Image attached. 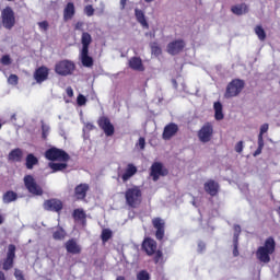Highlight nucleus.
<instances>
[{"label":"nucleus","instance_id":"obj_1","mask_svg":"<svg viewBox=\"0 0 280 280\" xmlns=\"http://www.w3.org/2000/svg\"><path fill=\"white\" fill-rule=\"evenodd\" d=\"M276 246H277V243L275 242V238L268 237L265 241V245L258 247L256 252L257 260L261 261V264H270V255L275 253Z\"/></svg>","mask_w":280,"mask_h":280},{"label":"nucleus","instance_id":"obj_2","mask_svg":"<svg viewBox=\"0 0 280 280\" xmlns=\"http://www.w3.org/2000/svg\"><path fill=\"white\" fill-rule=\"evenodd\" d=\"M125 198L128 207H131L132 209H137V207L141 205V198H142L141 187L133 186L131 188H128L125 191Z\"/></svg>","mask_w":280,"mask_h":280},{"label":"nucleus","instance_id":"obj_3","mask_svg":"<svg viewBox=\"0 0 280 280\" xmlns=\"http://www.w3.org/2000/svg\"><path fill=\"white\" fill-rule=\"evenodd\" d=\"M242 91H244V80L234 79L228 84L224 97L225 100H233V97H237Z\"/></svg>","mask_w":280,"mask_h":280},{"label":"nucleus","instance_id":"obj_4","mask_svg":"<svg viewBox=\"0 0 280 280\" xmlns=\"http://www.w3.org/2000/svg\"><path fill=\"white\" fill-rule=\"evenodd\" d=\"M45 158L48 161H60L61 163H67V161H69V159H70V156L67 154V152H65L58 148L48 149L45 152Z\"/></svg>","mask_w":280,"mask_h":280},{"label":"nucleus","instance_id":"obj_5","mask_svg":"<svg viewBox=\"0 0 280 280\" xmlns=\"http://www.w3.org/2000/svg\"><path fill=\"white\" fill-rule=\"evenodd\" d=\"M73 71H75V63H73V61L62 60L55 66V72L58 73V75H71Z\"/></svg>","mask_w":280,"mask_h":280},{"label":"nucleus","instance_id":"obj_6","mask_svg":"<svg viewBox=\"0 0 280 280\" xmlns=\"http://www.w3.org/2000/svg\"><path fill=\"white\" fill-rule=\"evenodd\" d=\"M2 25L5 30H12L16 23V19L14 18V11L12 8L7 7L1 12Z\"/></svg>","mask_w":280,"mask_h":280},{"label":"nucleus","instance_id":"obj_7","mask_svg":"<svg viewBox=\"0 0 280 280\" xmlns=\"http://www.w3.org/2000/svg\"><path fill=\"white\" fill-rule=\"evenodd\" d=\"M24 185L30 194L34 196H43V188L36 184V179L32 175H26L24 177Z\"/></svg>","mask_w":280,"mask_h":280},{"label":"nucleus","instance_id":"obj_8","mask_svg":"<svg viewBox=\"0 0 280 280\" xmlns=\"http://www.w3.org/2000/svg\"><path fill=\"white\" fill-rule=\"evenodd\" d=\"M213 138V125L210 122L205 124L198 131V139L201 143H209Z\"/></svg>","mask_w":280,"mask_h":280},{"label":"nucleus","instance_id":"obj_9","mask_svg":"<svg viewBox=\"0 0 280 280\" xmlns=\"http://www.w3.org/2000/svg\"><path fill=\"white\" fill-rule=\"evenodd\" d=\"M100 128L105 132L106 137H113L115 135V126L110 124V119L103 116L98 119Z\"/></svg>","mask_w":280,"mask_h":280},{"label":"nucleus","instance_id":"obj_10","mask_svg":"<svg viewBox=\"0 0 280 280\" xmlns=\"http://www.w3.org/2000/svg\"><path fill=\"white\" fill-rule=\"evenodd\" d=\"M16 246L14 245H9L8 247V253H7V258L3 262V270H10L14 266V258L16 257Z\"/></svg>","mask_w":280,"mask_h":280},{"label":"nucleus","instance_id":"obj_11","mask_svg":"<svg viewBox=\"0 0 280 280\" xmlns=\"http://www.w3.org/2000/svg\"><path fill=\"white\" fill-rule=\"evenodd\" d=\"M167 168H163V164L161 162H155L151 166V176L154 182L159 180L161 176H167Z\"/></svg>","mask_w":280,"mask_h":280},{"label":"nucleus","instance_id":"obj_12","mask_svg":"<svg viewBox=\"0 0 280 280\" xmlns=\"http://www.w3.org/2000/svg\"><path fill=\"white\" fill-rule=\"evenodd\" d=\"M152 224L154 229H156V240H163V237H165V221L161 218H154Z\"/></svg>","mask_w":280,"mask_h":280},{"label":"nucleus","instance_id":"obj_13","mask_svg":"<svg viewBox=\"0 0 280 280\" xmlns=\"http://www.w3.org/2000/svg\"><path fill=\"white\" fill-rule=\"evenodd\" d=\"M183 49H185V42L182 39L171 42L167 45V52L171 54V56H176L177 54H180Z\"/></svg>","mask_w":280,"mask_h":280},{"label":"nucleus","instance_id":"obj_14","mask_svg":"<svg viewBox=\"0 0 280 280\" xmlns=\"http://www.w3.org/2000/svg\"><path fill=\"white\" fill-rule=\"evenodd\" d=\"M177 132H178V125L171 122L164 127L162 139H164V141H170L172 137H176Z\"/></svg>","mask_w":280,"mask_h":280},{"label":"nucleus","instance_id":"obj_15","mask_svg":"<svg viewBox=\"0 0 280 280\" xmlns=\"http://www.w3.org/2000/svg\"><path fill=\"white\" fill-rule=\"evenodd\" d=\"M47 78H49V69L47 67L42 66L35 70L34 80H36L37 84H43Z\"/></svg>","mask_w":280,"mask_h":280},{"label":"nucleus","instance_id":"obj_16","mask_svg":"<svg viewBox=\"0 0 280 280\" xmlns=\"http://www.w3.org/2000/svg\"><path fill=\"white\" fill-rule=\"evenodd\" d=\"M44 209L46 211H55L58 213L59 211H62V201L58 199H50L44 202Z\"/></svg>","mask_w":280,"mask_h":280},{"label":"nucleus","instance_id":"obj_17","mask_svg":"<svg viewBox=\"0 0 280 280\" xmlns=\"http://www.w3.org/2000/svg\"><path fill=\"white\" fill-rule=\"evenodd\" d=\"M67 253H70L71 255H80L82 253V247L78 244V241L74 238L69 240L65 244Z\"/></svg>","mask_w":280,"mask_h":280},{"label":"nucleus","instance_id":"obj_18","mask_svg":"<svg viewBox=\"0 0 280 280\" xmlns=\"http://www.w3.org/2000/svg\"><path fill=\"white\" fill-rule=\"evenodd\" d=\"M75 16V4L73 2H68L63 8V21H71Z\"/></svg>","mask_w":280,"mask_h":280},{"label":"nucleus","instance_id":"obj_19","mask_svg":"<svg viewBox=\"0 0 280 280\" xmlns=\"http://www.w3.org/2000/svg\"><path fill=\"white\" fill-rule=\"evenodd\" d=\"M142 248L145 250L147 255H154L156 253V241L152 238H145Z\"/></svg>","mask_w":280,"mask_h":280},{"label":"nucleus","instance_id":"obj_20","mask_svg":"<svg viewBox=\"0 0 280 280\" xmlns=\"http://www.w3.org/2000/svg\"><path fill=\"white\" fill-rule=\"evenodd\" d=\"M89 191V184H80L74 188V196L77 200H84Z\"/></svg>","mask_w":280,"mask_h":280},{"label":"nucleus","instance_id":"obj_21","mask_svg":"<svg viewBox=\"0 0 280 280\" xmlns=\"http://www.w3.org/2000/svg\"><path fill=\"white\" fill-rule=\"evenodd\" d=\"M8 161L21 163L23 161V150L20 148L13 149L8 155Z\"/></svg>","mask_w":280,"mask_h":280},{"label":"nucleus","instance_id":"obj_22","mask_svg":"<svg viewBox=\"0 0 280 280\" xmlns=\"http://www.w3.org/2000/svg\"><path fill=\"white\" fill-rule=\"evenodd\" d=\"M219 185L215 180L210 179L205 184V191L209 194L210 196H217L218 195V189Z\"/></svg>","mask_w":280,"mask_h":280},{"label":"nucleus","instance_id":"obj_23","mask_svg":"<svg viewBox=\"0 0 280 280\" xmlns=\"http://www.w3.org/2000/svg\"><path fill=\"white\" fill-rule=\"evenodd\" d=\"M135 16L145 30H150V24H148V20L145 19V13L141 11L140 9H135Z\"/></svg>","mask_w":280,"mask_h":280},{"label":"nucleus","instance_id":"obj_24","mask_svg":"<svg viewBox=\"0 0 280 280\" xmlns=\"http://www.w3.org/2000/svg\"><path fill=\"white\" fill-rule=\"evenodd\" d=\"M129 67L130 69H132L133 71H144V67H143V61L141 60V58L139 57H132L129 60Z\"/></svg>","mask_w":280,"mask_h":280},{"label":"nucleus","instance_id":"obj_25","mask_svg":"<svg viewBox=\"0 0 280 280\" xmlns=\"http://www.w3.org/2000/svg\"><path fill=\"white\" fill-rule=\"evenodd\" d=\"M80 60L83 67H88V68L93 67V57L89 56V50L80 51Z\"/></svg>","mask_w":280,"mask_h":280},{"label":"nucleus","instance_id":"obj_26","mask_svg":"<svg viewBox=\"0 0 280 280\" xmlns=\"http://www.w3.org/2000/svg\"><path fill=\"white\" fill-rule=\"evenodd\" d=\"M136 174H137V166H135L132 164H128L121 178H122L124 183H127V180H130V178H132V176H135Z\"/></svg>","mask_w":280,"mask_h":280},{"label":"nucleus","instance_id":"obj_27","mask_svg":"<svg viewBox=\"0 0 280 280\" xmlns=\"http://www.w3.org/2000/svg\"><path fill=\"white\" fill-rule=\"evenodd\" d=\"M233 14H236V16H242L243 14H248V5L246 3L237 4L232 7Z\"/></svg>","mask_w":280,"mask_h":280},{"label":"nucleus","instance_id":"obj_28","mask_svg":"<svg viewBox=\"0 0 280 280\" xmlns=\"http://www.w3.org/2000/svg\"><path fill=\"white\" fill-rule=\"evenodd\" d=\"M18 198H19V195L16 192L9 190L3 194L2 202H4V205H10V202L16 201Z\"/></svg>","mask_w":280,"mask_h":280},{"label":"nucleus","instance_id":"obj_29","mask_svg":"<svg viewBox=\"0 0 280 280\" xmlns=\"http://www.w3.org/2000/svg\"><path fill=\"white\" fill-rule=\"evenodd\" d=\"M213 108H214V118L217 119V121H222V119H224V113L223 107H222V103L220 102H215L213 104Z\"/></svg>","mask_w":280,"mask_h":280},{"label":"nucleus","instance_id":"obj_30","mask_svg":"<svg viewBox=\"0 0 280 280\" xmlns=\"http://www.w3.org/2000/svg\"><path fill=\"white\" fill-rule=\"evenodd\" d=\"M82 43V49L81 50H89V45L93 43V37H91V34L84 32L81 37Z\"/></svg>","mask_w":280,"mask_h":280},{"label":"nucleus","instance_id":"obj_31","mask_svg":"<svg viewBox=\"0 0 280 280\" xmlns=\"http://www.w3.org/2000/svg\"><path fill=\"white\" fill-rule=\"evenodd\" d=\"M73 218L77 222H82V224H85L86 222V213L84 212L83 209H75L73 211Z\"/></svg>","mask_w":280,"mask_h":280},{"label":"nucleus","instance_id":"obj_32","mask_svg":"<svg viewBox=\"0 0 280 280\" xmlns=\"http://www.w3.org/2000/svg\"><path fill=\"white\" fill-rule=\"evenodd\" d=\"M48 166L50 167V170H52V174L56 172H63V170H67V162H61V163L50 162L48 163Z\"/></svg>","mask_w":280,"mask_h":280},{"label":"nucleus","instance_id":"obj_33","mask_svg":"<svg viewBox=\"0 0 280 280\" xmlns=\"http://www.w3.org/2000/svg\"><path fill=\"white\" fill-rule=\"evenodd\" d=\"M26 168L34 170V165H38V158H36L33 153L26 156Z\"/></svg>","mask_w":280,"mask_h":280},{"label":"nucleus","instance_id":"obj_34","mask_svg":"<svg viewBox=\"0 0 280 280\" xmlns=\"http://www.w3.org/2000/svg\"><path fill=\"white\" fill-rule=\"evenodd\" d=\"M254 32L256 34V36H258V39L264 42L266 40V31L264 30V27L261 25H257L254 28Z\"/></svg>","mask_w":280,"mask_h":280},{"label":"nucleus","instance_id":"obj_35","mask_svg":"<svg viewBox=\"0 0 280 280\" xmlns=\"http://www.w3.org/2000/svg\"><path fill=\"white\" fill-rule=\"evenodd\" d=\"M52 237L54 240L62 241L65 237H67V232L62 228H59L54 232Z\"/></svg>","mask_w":280,"mask_h":280},{"label":"nucleus","instance_id":"obj_36","mask_svg":"<svg viewBox=\"0 0 280 280\" xmlns=\"http://www.w3.org/2000/svg\"><path fill=\"white\" fill-rule=\"evenodd\" d=\"M113 237V231L108 230V229H104L102 231V234H101V240L102 242L106 243L108 242V240H110Z\"/></svg>","mask_w":280,"mask_h":280},{"label":"nucleus","instance_id":"obj_37","mask_svg":"<svg viewBox=\"0 0 280 280\" xmlns=\"http://www.w3.org/2000/svg\"><path fill=\"white\" fill-rule=\"evenodd\" d=\"M269 128H270V125H268V122H265L260 126L258 141H264V135H266V132H268Z\"/></svg>","mask_w":280,"mask_h":280},{"label":"nucleus","instance_id":"obj_38","mask_svg":"<svg viewBox=\"0 0 280 280\" xmlns=\"http://www.w3.org/2000/svg\"><path fill=\"white\" fill-rule=\"evenodd\" d=\"M42 124V137L43 139H47V137H49V125H46L45 121H40Z\"/></svg>","mask_w":280,"mask_h":280},{"label":"nucleus","instance_id":"obj_39","mask_svg":"<svg viewBox=\"0 0 280 280\" xmlns=\"http://www.w3.org/2000/svg\"><path fill=\"white\" fill-rule=\"evenodd\" d=\"M137 280H150V273L147 270H141L137 273Z\"/></svg>","mask_w":280,"mask_h":280},{"label":"nucleus","instance_id":"obj_40","mask_svg":"<svg viewBox=\"0 0 280 280\" xmlns=\"http://www.w3.org/2000/svg\"><path fill=\"white\" fill-rule=\"evenodd\" d=\"M240 233H242V228L240 225H234L233 242H240Z\"/></svg>","mask_w":280,"mask_h":280},{"label":"nucleus","instance_id":"obj_41","mask_svg":"<svg viewBox=\"0 0 280 280\" xmlns=\"http://www.w3.org/2000/svg\"><path fill=\"white\" fill-rule=\"evenodd\" d=\"M9 84L16 86L19 84V77L16 74H11L8 79Z\"/></svg>","mask_w":280,"mask_h":280},{"label":"nucleus","instance_id":"obj_42","mask_svg":"<svg viewBox=\"0 0 280 280\" xmlns=\"http://www.w3.org/2000/svg\"><path fill=\"white\" fill-rule=\"evenodd\" d=\"M37 25H38L39 30H42V32H47V30H49L48 21L38 22Z\"/></svg>","mask_w":280,"mask_h":280},{"label":"nucleus","instance_id":"obj_43","mask_svg":"<svg viewBox=\"0 0 280 280\" xmlns=\"http://www.w3.org/2000/svg\"><path fill=\"white\" fill-rule=\"evenodd\" d=\"M154 262L155 264H162L163 262V252L158 250L154 256Z\"/></svg>","mask_w":280,"mask_h":280},{"label":"nucleus","instance_id":"obj_44","mask_svg":"<svg viewBox=\"0 0 280 280\" xmlns=\"http://www.w3.org/2000/svg\"><path fill=\"white\" fill-rule=\"evenodd\" d=\"M262 150H264V140H258V148L255 151L254 156H259Z\"/></svg>","mask_w":280,"mask_h":280},{"label":"nucleus","instance_id":"obj_45","mask_svg":"<svg viewBox=\"0 0 280 280\" xmlns=\"http://www.w3.org/2000/svg\"><path fill=\"white\" fill-rule=\"evenodd\" d=\"M84 12L88 16H93V14H95V9H93V5H86Z\"/></svg>","mask_w":280,"mask_h":280},{"label":"nucleus","instance_id":"obj_46","mask_svg":"<svg viewBox=\"0 0 280 280\" xmlns=\"http://www.w3.org/2000/svg\"><path fill=\"white\" fill-rule=\"evenodd\" d=\"M235 152L242 154L244 152V141H238L235 145Z\"/></svg>","mask_w":280,"mask_h":280},{"label":"nucleus","instance_id":"obj_47","mask_svg":"<svg viewBox=\"0 0 280 280\" xmlns=\"http://www.w3.org/2000/svg\"><path fill=\"white\" fill-rule=\"evenodd\" d=\"M1 62H2V65H4V66L12 65V59H11L8 55H4V56L1 58Z\"/></svg>","mask_w":280,"mask_h":280},{"label":"nucleus","instance_id":"obj_48","mask_svg":"<svg viewBox=\"0 0 280 280\" xmlns=\"http://www.w3.org/2000/svg\"><path fill=\"white\" fill-rule=\"evenodd\" d=\"M77 102L79 104V106H84V104H86V97L82 94H80L77 98Z\"/></svg>","mask_w":280,"mask_h":280},{"label":"nucleus","instance_id":"obj_49","mask_svg":"<svg viewBox=\"0 0 280 280\" xmlns=\"http://www.w3.org/2000/svg\"><path fill=\"white\" fill-rule=\"evenodd\" d=\"M14 277L15 279L18 280H25V278L23 277V271L19 270V269H15L14 271Z\"/></svg>","mask_w":280,"mask_h":280},{"label":"nucleus","instance_id":"obj_50","mask_svg":"<svg viewBox=\"0 0 280 280\" xmlns=\"http://www.w3.org/2000/svg\"><path fill=\"white\" fill-rule=\"evenodd\" d=\"M233 244H234L233 256L238 257L240 256V250H237L238 241H233Z\"/></svg>","mask_w":280,"mask_h":280},{"label":"nucleus","instance_id":"obj_51","mask_svg":"<svg viewBox=\"0 0 280 280\" xmlns=\"http://www.w3.org/2000/svg\"><path fill=\"white\" fill-rule=\"evenodd\" d=\"M93 128H95V126H93V124L88 122L85 124V127L83 128V132H91V130H93Z\"/></svg>","mask_w":280,"mask_h":280},{"label":"nucleus","instance_id":"obj_52","mask_svg":"<svg viewBox=\"0 0 280 280\" xmlns=\"http://www.w3.org/2000/svg\"><path fill=\"white\" fill-rule=\"evenodd\" d=\"M138 145L141 150H145V138H139Z\"/></svg>","mask_w":280,"mask_h":280},{"label":"nucleus","instance_id":"obj_53","mask_svg":"<svg viewBox=\"0 0 280 280\" xmlns=\"http://www.w3.org/2000/svg\"><path fill=\"white\" fill-rule=\"evenodd\" d=\"M152 52L155 54L156 56H159V54H161V48L159 46H152L151 47Z\"/></svg>","mask_w":280,"mask_h":280},{"label":"nucleus","instance_id":"obj_54","mask_svg":"<svg viewBox=\"0 0 280 280\" xmlns=\"http://www.w3.org/2000/svg\"><path fill=\"white\" fill-rule=\"evenodd\" d=\"M84 27V22H78L74 26L75 30H78L79 32H82Z\"/></svg>","mask_w":280,"mask_h":280},{"label":"nucleus","instance_id":"obj_55","mask_svg":"<svg viewBox=\"0 0 280 280\" xmlns=\"http://www.w3.org/2000/svg\"><path fill=\"white\" fill-rule=\"evenodd\" d=\"M205 248H206L205 243L199 242V243H198V253H202V252L205 250Z\"/></svg>","mask_w":280,"mask_h":280},{"label":"nucleus","instance_id":"obj_56","mask_svg":"<svg viewBox=\"0 0 280 280\" xmlns=\"http://www.w3.org/2000/svg\"><path fill=\"white\" fill-rule=\"evenodd\" d=\"M67 95H68V97H73V89L68 88L67 89Z\"/></svg>","mask_w":280,"mask_h":280},{"label":"nucleus","instance_id":"obj_57","mask_svg":"<svg viewBox=\"0 0 280 280\" xmlns=\"http://www.w3.org/2000/svg\"><path fill=\"white\" fill-rule=\"evenodd\" d=\"M128 2V0H120V10H125L126 9V3Z\"/></svg>","mask_w":280,"mask_h":280},{"label":"nucleus","instance_id":"obj_58","mask_svg":"<svg viewBox=\"0 0 280 280\" xmlns=\"http://www.w3.org/2000/svg\"><path fill=\"white\" fill-rule=\"evenodd\" d=\"M172 84H173L174 89H178V82H176L175 79L172 80Z\"/></svg>","mask_w":280,"mask_h":280},{"label":"nucleus","instance_id":"obj_59","mask_svg":"<svg viewBox=\"0 0 280 280\" xmlns=\"http://www.w3.org/2000/svg\"><path fill=\"white\" fill-rule=\"evenodd\" d=\"M0 280H5V275L0 271Z\"/></svg>","mask_w":280,"mask_h":280},{"label":"nucleus","instance_id":"obj_60","mask_svg":"<svg viewBox=\"0 0 280 280\" xmlns=\"http://www.w3.org/2000/svg\"><path fill=\"white\" fill-rule=\"evenodd\" d=\"M3 222H5V219L0 214V224H3Z\"/></svg>","mask_w":280,"mask_h":280},{"label":"nucleus","instance_id":"obj_61","mask_svg":"<svg viewBox=\"0 0 280 280\" xmlns=\"http://www.w3.org/2000/svg\"><path fill=\"white\" fill-rule=\"evenodd\" d=\"M145 36H150V38H154V33H147Z\"/></svg>","mask_w":280,"mask_h":280},{"label":"nucleus","instance_id":"obj_62","mask_svg":"<svg viewBox=\"0 0 280 280\" xmlns=\"http://www.w3.org/2000/svg\"><path fill=\"white\" fill-rule=\"evenodd\" d=\"M116 280H126V278L122 277V276H119V277L116 278Z\"/></svg>","mask_w":280,"mask_h":280},{"label":"nucleus","instance_id":"obj_63","mask_svg":"<svg viewBox=\"0 0 280 280\" xmlns=\"http://www.w3.org/2000/svg\"><path fill=\"white\" fill-rule=\"evenodd\" d=\"M192 206H194V207H198V203L196 202L195 199L192 200Z\"/></svg>","mask_w":280,"mask_h":280},{"label":"nucleus","instance_id":"obj_64","mask_svg":"<svg viewBox=\"0 0 280 280\" xmlns=\"http://www.w3.org/2000/svg\"><path fill=\"white\" fill-rule=\"evenodd\" d=\"M159 102H163V98H159Z\"/></svg>","mask_w":280,"mask_h":280}]
</instances>
